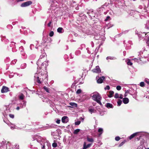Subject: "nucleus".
I'll list each match as a JSON object with an SVG mask.
<instances>
[{
	"label": "nucleus",
	"mask_w": 149,
	"mask_h": 149,
	"mask_svg": "<svg viewBox=\"0 0 149 149\" xmlns=\"http://www.w3.org/2000/svg\"><path fill=\"white\" fill-rule=\"evenodd\" d=\"M41 53V54L40 55L39 58L37 61V64L38 65L37 68H40L41 65V67L42 68L41 63L43 61H44L45 59H46L47 55L44 50H42Z\"/></svg>",
	"instance_id": "nucleus-1"
},
{
	"label": "nucleus",
	"mask_w": 149,
	"mask_h": 149,
	"mask_svg": "<svg viewBox=\"0 0 149 149\" xmlns=\"http://www.w3.org/2000/svg\"><path fill=\"white\" fill-rule=\"evenodd\" d=\"M92 97L93 100L96 102L100 105H102V104L101 101L102 99V97L98 93H95L93 94Z\"/></svg>",
	"instance_id": "nucleus-2"
},
{
	"label": "nucleus",
	"mask_w": 149,
	"mask_h": 149,
	"mask_svg": "<svg viewBox=\"0 0 149 149\" xmlns=\"http://www.w3.org/2000/svg\"><path fill=\"white\" fill-rule=\"evenodd\" d=\"M139 136V138L137 137L136 138V139L137 140H139L140 139H141V137L142 136L143 137V138L146 137L144 135H143V134H142L141 132H136L131 135L130 136L128 137V138L130 140H131L135 136Z\"/></svg>",
	"instance_id": "nucleus-3"
},
{
	"label": "nucleus",
	"mask_w": 149,
	"mask_h": 149,
	"mask_svg": "<svg viewBox=\"0 0 149 149\" xmlns=\"http://www.w3.org/2000/svg\"><path fill=\"white\" fill-rule=\"evenodd\" d=\"M38 76V74L37 73H36L34 76V77L36 79L37 82L39 84H40L41 83L40 81V79H42V80L43 81L45 80V79H46V80H47V76L46 75L45 77H45V78L42 77V78L40 77V79H39V77Z\"/></svg>",
	"instance_id": "nucleus-4"
},
{
	"label": "nucleus",
	"mask_w": 149,
	"mask_h": 149,
	"mask_svg": "<svg viewBox=\"0 0 149 149\" xmlns=\"http://www.w3.org/2000/svg\"><path fill=\"white\" fill-rule=\"evenodd\" d=\"M48 61H47V59L45 60V61H43L42 62L41 64H42V68L41 67V65H40V68H39L40 69H45L46 68L48 65ZM39 68H38V69Z\"/></svg>",
	"instance_id": "nucleus-5"
},
{
	"label": "nucleus",
	"mask_w": 149,
	"mask_h": 149,
	"mask_svg": "<svg viewBox=\"0 0 149 149\" xmlns=\"http://www.w3.org/2000/svg\"><path fill=\"white\" fill-rule=\"evenodd\" d=\"M32 3V2L31 1H28L22 3L21 5V6L22 7H25L31 5Z\"/></svg>",
	"instance_id": "nucleus-6"
},
{
	"label": "nucleus",
	"mask_w": 149,
	"mask_h": 149,
	"mask_svg": "<svg viewBox=\"0 0 149 149\" xmlns=\"http://www.w3.org/2000/svg\"><path fill=\"white\" fill-rule=\"evenodd\" d=\"M130 94L132 95L133 97L136 99L137 97V93L136 91H134L133 89H132L130 91Z\"/></svg>",
	"instance_id": "nucleus-7"
},
{
	"label": "nucleus",
	"mask_w": 149,
	"mask_h": 149,
	"mask_svg": "<svg viewBox=\"0 0 149 149\" xmlns=\"http://www.w3.org/2000/svg\"><path fill=\"white\" fill-rule=\"evenodd\" d=\"M9 91V88L5 86H3L1 91L2 93H4Z\"/></svg>",
	"instance_id": "nucleus-8"
},
{
	"label": "nucleus",
	"mask_w": 149,
	"mask_h": 149,
	"mask_svg": "<svg viewBox=\"0 0 149 149\" xmlns=\"http://www.w3.org/2000/svg\"><path fill=\"white\" fill-rule=\"evenodd\" d=\"M92 71L93 72L99 73L101 72V70L99 67L98 66H96L95 68L92 70Z\"/></svg>",
	"instance_id": "nucleus-9"
},
{
	"label": "nucleus",
	"mask_w": 149,
	"mask_h": 149,
	"mask_svg": "<svg viewBox=\"0 0 149 149\" xmlns=\"http://www.w3.org/2000/svg\"><path fill=\"white\" fill-rule=\"evenodd\" d=\"M61 120L63 123H66L68 121V118L67 116H64L62 118Z\"/></svg>",
	"instance_id": "nucleus-10"
},
{
	"label": "nucleus",
	"mask_w": 149,
	"mask_h": 149,
	"mask_svg": "<svg viewBox=\"0 0 149 149\" xmlns=\"http://www.w3.org/2000/svg\"><path fill=\"white\" fill-rule=\"evenodd\" d=\"M92 143H89L87 145H86V143L84 142L83 144V148L85 149L90 148L91 146Z\"/></svg>",
	"instance_id": "nucleus-11"
},
{
	"label": "nucleus",
	"mask_w": 149,
	"mask_h": 149,
	"mask_svg": "<svg viewBox=\"0 0 149 149\" xmlns=\"http://www.w3.org/2000/svg\"><path fill=\"white\" fill-rule=\"evenodd\" d=\"M105 106L108 109L113 108V106L112 104L109 103H106L105 104Z\"/></svg>",
	"instance_id": "nucleus-12"
},
{
	"label": "nucleus",
	"mask_w": 149,
	"mask_h": 149,
	"mask_svg": "<svg viewBox=\"0 0 149 149\" xmlns=\"http://www.w3.org/2000/svg\"><path fill=\"white\" fill-rule=\"evenodd\" d=\"M104 78V77L102 76L100 77L97 80V82L98 83H101L103 82V80Z\"/></svg>",
	"instance_id": "nucleus-13"
},
{
	"label": "nucleus",
	"mask_w": 149,
	"mask_h": 149,
	"mask_svg": "<svg viewBox=\"0 0 149 149\" xmlns=\"http://www.w3.org/2000/svg\"><path fill=\"white\" fill-rule=\"evenodd\" d=\"M129 100L128 98L125 97L123 99V103L125 104H127L129 102Z\"/></svg>",
	"instance_id": "nucleus-14"
},
{
	"label": "nucleus",
	"mask_w": 149,
	"mask_h": 149,
	"mask_svg": "<svg viewBox=\"0 0 149 149\" xmlns=\"http://www.w3.org/2000/svg\"><path fill=\"white\" fill-rule=\"evenodd\" d=\"M88 111L91 114L92 113H95L96 112V110L93 108H91L90 107H89L88 108Z\"/></svg>",
	"instance_id": "nucleus-15"
},
{
	"label": "nucleus",
	"mask_w": 149,
	"mask_h": 149,
	"mask_svg": "<svg viewBox=\"0 0 149 149\" xmlns=\"http://www.w3.org/2000/svg\"><path fill=\"white\" fill-rule=\"evenodd\" d=\"M98 132L99 133L98 136H100L101 135L103 132V129L101 128H99Z\"/></svg>",
	"instance_id": "nucleus-16"
},
{
	"label": "nucleus",
	"mask_w": 149,
	"mask_h": 149,
	"mask_svg": "<svg viewBox=\"0 0 149 149\" xmlns=\"http://www.w3.org/2000/svg\"><path fill=\"white\" fill-rule=\"evenodd\" d=\"M69 104L72 106V107H71L72 108L76 107L77 106V104L75 103L70 102L69 103Z\"/></svg>",
	"instance_id": "nucleus-17"
},
{
	"label": "nucleus",
	"mask_w": 149,
	"mask_h": 149,
	"mask_svg": "<svg viewBox=\"0 0 149 149\" xmlns=\"http://www.w3.org/2000/svg\"><path fill=\"white\" fill-rule=\"evenodd\" d=\"M87 141L93 143L94 142V139L92 138H90L87 136Z\"/></svg>",
	"instance_id": "nucleus-18"
},
{
	"label": "nucleus",
	"mask_w": 149,
	"mask_h": 149,
	"mask_svg": "<svg viewBox=\"0 0 149 149\" xmlns=\"http://www.w3.org/2000/svg\"><path fill=\"white\" fill-rule=\"evenodd\" d=\"M3 121L8 125L10 126L12 124L7 119H3Z\"/></svg>",
	"instance_id": "nucleus-19"
},
{
	"label": "nucleus",
	"mask_w": 149,
	"mask_h": 149,
	"mask_svg": "<svg viewBox=\"0 0 149 149\" xmlns=\"http://www.w3.org/2000/svg\"><path fill=\"white\" fill-rule=\"evenodd\" d=\"M26 67V64L25 63H22L20 66L21 69H23L25 68Z\"/></svg>",
	"instance_id": "nucleus-20"
},
{
	"label": "nucleus",
	"mask_w": 149,
	"mask_h": 149,
	"mask_svg": "<svg viewBox=\"0 0 149 149\" xmlns=\"http://www.w3.org/2000/svg\"><path fill=\"white\" fill-rule=\"evenodd\" d=\"M114 94V92L111 91H110L109 92V94L108 96L109 97H113V95Z\"/></svg>",
	"instance_id": "nucleus-21"
},
{
	"label": "nucleus",
	"mask_w": 149,
	"mask_h": 149,
	"mask_svg": "<svg viewBox=\"0 0 149 149\" xmlns=\"http://www.w3.org/2000/svg\"><path fill=\"white\" fill-rule=\"evenodd\" d=\"M63 31V29L62 27H59L57 29V32L60 33H62Z\"/></svg>",
	"instance_id": "nucleus-22"
},
{
	"label": "nucleus",
	"mask_w": 149,
	"mask_h": 149,
	"mask_svg": "<svg viewBox=\"0 0 149 149\" xmlns=\"http://www.w3.org/2000/svg\"><path fill=\"white\" fill-rule=\"evenodd\" d=\"M24 95L22 93L19 96V99L21 100H23L24 97Z\"/></svg>",
	"instance_id": "nucleus-23"
},
{
	"label": "nucleus",
	"mask_w": 149,
	"mask_h": 149,
	"mask_svg": "<svg viewBox=\"0 0 149 149\" xmlns=\"http://www.w3.org/2000/svg\"><path fill=\"white\" fill-rule=\"evenodd\" d=\"M86 50L87 51V52L89 54H93V51L91 50L89 48H86Z\"/></svg>",
	"instance_id": "nucleus-24"
},
{
	"label": "nucleus",
	"mask_w": 149,
	"mask_h": 149,
	"mask_svg": "<svg viewBox=\"0 0 149 149\" xmlns=\"http://www.w3.org/2000/svg\"><path fill=\"white\" fill-rule=\"evenodd\" d=\"M81 52L79 50H77L75 52V54L76 55H79L80 54Z\"/></svg>",
	"instance_id": "nucleus-25"
},
{
	"label": "nucleus",
	"mask_w": 149,
	"mask_h": 149,
	"mask_svg": "<svg viewBox=\"0 0 149 149\" xmlns=\"http://www.w3.org/2000/svg\"><path fill=\"white\" fill-rule=\"evenodd\" d=\"M80 130L79 129H77L74 130L73 133L74 134H77L80 131Z\"/></svg>",
	"instance_id": "nucleus-26"
},
{
	"label": "nucleus",
	"mask_w": 149,
	"mask_h": 149,
	"mask_svg": "<svg viewBox=\"0 0 149 149\" xmlns=\"http://www.w3.org/2000/svg\"><path fill=\"white\" fill-rule=\"evenodd\" d=\"M43 88L47 92L49 93V88H48L45 86L43 87Z\"/></svg>",
	"instance_id": "nucleus-27"
},
{
	"label": "nucleus",
	"mask_w": 149,
	"mask_h": 149,
	"mask_svg": "<svg viewBox=\"0 0 149 149\" xmlns=\"http://www.w3.org/2000/svg\"><path fill=\"white\" fill-rule=\"evenodd\" d=\"M17 61V60L16 59H14L11 62V65H14L16 63Z\"/></svg>",
	"instance_id": "nucleus-28"
},
{
	"label": "nucleus",
	"mask_w": 149,
	"mask_h": 149,
	"mask_svg": "<svg viewBox=\"0 0 149 149\" xmlns=\"http://www.w3.org/2000/svg\"><path fill=\"white\" fill-rule=\"evenodd\" d=\"M122 103V101L121 100H119L117 102V105L118 106H120Z\"/></svg>",
	"instance_id": "nucleus-29"
},
{
	"label": "nucleus",
	"mask_w": 149,
	"mask_h": 149,
	"mask_svg": "<svg viewBox=\"0 0 149 149\" xmlns=\"http://www.w3.org/2000/svg\"><path fill=\"white\" fill-rule=\"evenodd\" d=\"M15 44L16 43L14 42H11L10 46V47H14L15 46Z\"/></svg>",
	"instance_id": "nucleus-30"
},
{
	"label": "nucleus",
	"mask_w": 149,
	"mask_h": 149,
	"mask_svg": "<svg viewBox=\"0 0 149 149\" xmlns=\"http://www.w3.org/2000/svg\"><path fill=\"white\" fill-rule=\"evenodd\" d=\"M64 57L66 61H68V57L67 54H65L64 55Z\"/></svg>",
	"instance_id": "nucleus-31"
},
{
	"label": "nucleus",
	"mask_w": 149,
	"mask_h": 149,
	"mask_svg": "<svg viewBox=\"0 0 149 149\" xmlns=\"http://www.w3.org/2000/svg\"><path fill=\"white\" fill-rule=\"evenodd\" d=\"M114 59V57L111 56H108L106 58V59L108 60H113Z\"/></svg>",
	"instance_id": "nucleus-32"
},
{
	"label": "nucleus",
	"mask_w": 149,
	"mask_h": 149,
	"mask_svg": "<svg viewBox=\"0 0 149 149\" xmlns=\"http://www.w3.org/2000/svg\"><path fill=\"white\" fill-rule=\"evenodd\" d=\"M144 81L148 85H149V79L148 78H146L144 80Z\"/></svg>",
	"instance_id": "nucleus-33"
},
{
	"label": "nucleus",
	"mask_w": 149,
	"mask_h": 149,
	"mask_svg": "<svg viewBox=\"0 0 149 149\" xmlns=\"http://www.w3.org/2000/svg\"><path fill=\"white\" fill-rule=\"evenodd\" d=\"M23 102H24L23 105V106L20 105L19 107H20V109L22 108L23 107V106H24V107L26 106V102H25L24 101H23Z\"/></svg>",
	"instance_id": "nucleus-34"
},
{
	"label": "nucleus",
	"mask_w": 149,
	"mask_h": 149,
	"mask_svg": "<svg viewBox=\"0 0 149 149\" xmlns=\"http://www.w3.org/2000/svg\"><path fill=\"white\" fill-rule=\"evenodd\" d=\"M127 64L128 65H132V63L130 61V60H129L127 62Z\"/></svg>",
	"instance_id": "nucleus-35"
},
{
	"label": "nucleus",
	"mask_w": 149,
	"mask_h": 149,
	"mask_svg": "<svg viewBox=\"0 0 149 149\" xmlns=\"http://www.w3.org/2000/svg\"><path fill=\"white\" fill-rule=\"evenodd\" d=\"M19 50L20 51V52H21L24 51V49L23 47L22 46H21L19 47Z\"/></svg>",
	"instance_id": "nucleus-36"
},
{
	"label": "nucleus",
	"mask_w": 149,
	"mask_h": 149,
	"mask_svg": "<svg viewBox=\"0 0 149 149\" xmlns=\"http://www.w3.org/2000/svg\"><path fill=\"white\" fill-rule=\"evenodd\" d=\"M140 85L142 87H143L145 86V84L143 82H141L140 83Z\"/></svg>",
	"instance_id": "nucleus-37"
},
{
	"label": "nucleus",
	"mask_w": 149,
	"mask_h": 149,
	"mask_svg": "<svg viewBox=\"0 0 149 149\" xmlns=\"http://www.w3.org/2000/svg\"><path fill=\"white\" fill-rule=\"evenodd\" d=\"M126 141L125 140L124 141H123L119 145V147H121L122 146L125 142Z\"/></svg>",
	"instance_id": "nucleus-38"
},
{
	"label": "nucleus",
	"mask_w": 149,
	"mask_h": 149,
	"mask_svg": "<svg viewBox=\"0 0 149 149\" xmlns=\"http://www.w3.org/2000/svg\"><path fill=\"white\" fill-rule=\"evenodd\" d=\"M54 35V32L53 31H51L49 33V36L50 37H52Z\"/></svg>",
	"instance_id": "nucleus-39"
},
{
	"label": "nucleus",
	"mask_w": 149,
	"mask_h": 149,
	"mask_svg": "<svg viewBox=\"0 0 149 149\" xmlns=\"http://www.w3.org/2000/svg\"><path fill=\"white\" fill-rule=\"evenodd\" d=\"M57 144L56 143L54 142L52 144V146L54 148H55L57 147Z\"/></svg>",
	"instance_id": "nucleus-40"
},
{
	"label": "nucleus",
	"mask_w": 149,
	"mask_h": 149,
	"mask_svg": "<svg viewBox=\"0 0 149 149\" xmlns=\"http://www.w3.org/2000/svg\"><path fill=\"white\" fill-rule=\"evenodd\" d=\"M81 92V89H78L76 91V93L77 94H79Z\"/></svg>",
	"instance_id": "nucleus-41"
},
{
	"label": "nucleus",
	"mask_w": 149,
	"mask_h": 149,
	"mask_svg": "<svg viewBox=\"0 0 149 149\" xmlns=\"http://www.w3.org/2000/svg\"><path fill=\"white\" fill-rule=\"evenodd\" d=\"M120 137L119 136H116L115 138V140L116 141H118L120 140Z\"/></svg>",
	"instance_id": "nucleus-42"
},
{
	"label": "nucleus",
	"mask_w": 149,
	"mask_h": 149,
	"mask_svg": "<svg viewBox=\"0 0 149 149\" xmlns=\"http://www.w3.org/2000/svg\"><path fill=\"white\" fill-rule=\"evenodd\" d=\"M80 123L81 121H78L75 122V124L76 125H78Z\"/></svg>",
	"instance_id": "nucleus-43"
},
{
	"label": "nucleus",
	"mask_w": 149,
	"mask_h": 149,
	"mask_svg": "<svg viewBox=\"0 0 149 149\" xmlns=\"http://www.w3.org/2000/svg\"><path fill=\"white\" fill-rule=\"evenodd\" d=\"M121 87L120 86H118L116 87V89L118 90L119 91L121 89Z\"/></svg>",
	"instance_id": "nucleus-44"
},
{
	"label": "nucleus",
	"mask_w": 149,
	"mask_h": 149,
	"mask_svg": "<svg viewBox=\"0 0 149 149\" xmlns=\"http://www.w3.org/2000/svg\"><path fill=\"white\" fill-rule=\"evenodd\" d=\"M114 97L116 98H118L119 97V94L118 93H116L114 96Z\"/></svg>",
	"instance_id": "nucleus-45"
},
{
	"label": "nucleus",
	"mask_w": 149,
	"mask_h": 149,
	"mask_svg": "<svg viewBox=\"0 0 149 149\" xmlns=\"http://www.w3.org/2000/svg\"><path fill=\"white\" fill-rule=\"evenodd\" d=\"M110 19V17L109 16H108L105 19L104 21H107L109 20Z\"/></svg>",
	"instance_id": "nucleus-46"
},
{
	"label": "nucleus",
	"mask_w": 149,
	"mask_h": 149,
	"mask_svg": "<svg viewBox=\"0 0 149 149\" xmlns=\"http://www.w3.org/2000/svg\"><path fill=\"white\" fill-rule=\"evenodd\" d=\"M110 88L109 85H107L106 86V87H105L104 89L106 90L107 89L108 90H109L110 89Z\"/></svg>",
	"instance_id": "nucleus-47"
},
{
	"label": "nucleus",
	"mask_w": 149,
	"mask_h": 149,
	"mask_svg": "<svg viewBox=\"0 0 149 149\" xmlns=\"http://www.w3.org/2000/svg\"><path fill=\"white\" fill-rule=\"evenodd\" d=\"M10 117L12 118H13L14 117V116L13 114H10L9 115Z\"/></svg>",
	"instance_id": "nucleus-48"
},
{
	"label": "nucleus",
	"mask_w": 149,
	"mask_h": 149,
	"mask_svg": "<svg viewBox=\"0 0 149 149\" xmlns=\"http://www.w3.org/2000/svg\"><path fill=\"white\" fill-rule=\"evenodd\" d=\"M93 11L91 10H89L87 12V13L90 16H91V15H89L91 13H92L93 12Z\"/></svg>",
	"instance_id": "nucleus-49"
},
{
	"label": "nucleus",
	"mask_w": 149,
	"mask_h": 149,
	"mask_svg": "<svg viewBox=\"0 0 149 149\" xmlns=\"http://www.w3.org/2000/svg\"><path fill=\"white\" fill-rule=\"evenodd\" d=\"M52 23V21H51L49 22L47 24V26L48 27H50L51 26V24Z\"/></svg>",
	"instance_id": "nucleus-50"
},
{
	"label": "nucleus",
	"mask_w": 149,
	"mask_h": 149,
	"mask_svg": "<svg viewBox=\"0 0 149 149\" xmlns=\"http://www.w3.org/2000/svg\"><path fill=\"white\" fill-rule=\"evenodd\" d=\"M21 54H22V56H24L25 55V54L24 52V51H23L22 52H21Z\"/></svg>",
	"instance_id": "nucleus-51"
},
{
	"label": "nucleus",
	"mask_w": 149,
	"mask_h": 149,
	"mask_svg": "<svg viewBox=\"0 0 149 149\" xmlns=\"http://www.w3.org/2000/svg\"><path fill=\"white\" fill-rule=\"evenodd\" d=\"M146 141L144 139H143V140H142V141H141V143L142 144H143Z\"/></svg>",
	"instance_id": "nucleus-52"
},
{
	"label": "nucleus",
	"mask_w": 149,
	"mask_h": 149,
	"mask_svg": "<svg viewBox=\"0 0 149 149\" xmlns=\"http://www.w3.org/2000/svg\"><path fill=\"white\" fill-rule=\"evenodd\" d=\"M91 46H92V47H93L94 46V44L93 42V41L91 42Z\"/></svg>",
	"instance_id": "nucleus-53"
},
{
	"label": "nucleus",
	"mask_w": 149,
	"mask_h": 149,
	"mask_svg": "<svg viewBox=\"0 0 149 149\" xmlns=\"http://www.w3.org/2000/svg\"><path fill=\"white\" fill-rule=\"evenodd\" d=\"M147 44L148 46L149 47V37L148 38V39L147 40Z\"/></svg>",
	"instance_id": "nucleus-54"
},
{
	"label": "nucleus",
	"mask_w": 149,
	"mask_h": 149,
	"mask_svg": "<svg viewBox=\"0 0 149 149\" xmlns=\"http://www.w3.org/2000/svg\"><path fill=\"white\" fill-rule=\"evenodd\" d=\"M60 120H57L56 121V123L58 124H59Z\"/></svg>",
	"instance_id": "nucleus-55"
},
{
	"label": "nucleus",
	"mask_w": 149,
	"mask_h": 149,
	"mask_svg": "<svg viewBox=\"0 0 149 149\" xmlns=\"http://www.w3.org/2000/svg\"><path fill=\"white\" fill-rule=\"evenodd\" d=\"M123 96L122 95H121L120 96H119V97L120 99H122L123 98Z\"/></svg>",
	"instance_id": "nucleus-56"
},
{
	"label": "nucleus",
	"mask_w": 149,
	"mask_h": 149,
	"mask_svg": "<svg viewBox=\"0 0 149 149\" xmlns=\"http://www.w3.org/2000/svg\"><path fill=\"white\" fill-rule=\"evenodd\" d=\"M81 46L82 47H85V45L84 44H82L81 45Z\"/></svg>",
	"instance_id": "nucleus-57"
},
{
	"label": "nucleus",
	"mask_w": 149,
	"mask_h": 149,
	"mask_svg": "<svg viewBox=\"0 0 149 149\" xmlns=\"http://www.w3.org/2000/svg\"><path fill=\"white\" fill-rule=\"evenodd\" d=\"M7 27L8 28L9 27H10V28H12V26L11 25H8L7 26Z\"/></svg>",
	"instance_id": "nucleus-58"
},
{
	"label": "nucleus",
	"mask_w": 149,
	"mask_h": 149,
	"mask_svg": "<svg viewBox=\"0 0 149 149\" xmlns=\"http://www.w3.org/2000/svg\"><path fill=\"white\" fill-rule=\"evenodd\" d=\"M20 109V107H17L16 108V109L17 110H19Z\"/></svg>",
	"instance_id": "nucleus-59"
},
{
	"label": "nucleus",
	"mask_w": 149,
	"mask_h": 149,
	"mask_svg": "<svg viewBox=\"0 0 149 149\" xmlns=\"http://www.w3.org/2000/svg\"><path fill=\"white\" fill-rule=\"evenodd\" d=\"M45 146H44V145L42 147V148H45Z\"/></svg>",
	"instance_id": "nucleus-60"
},
{
	"label": "nucleus",
	"mask_w": 149,
	"mask_h": 149,
	"mask_svg": "<svg viewBox=\"0 0 149 149\" xmlns=\"http://www.w3.org/2000/svg\"><path fill=\"white\" fill-rule=\"evenodd\" d=\"M6 42H9V40H8V39H7L6 40Z\"/></svg>",
	"instance_id": "nucleus-61"
},
{
	"label": "nucleus",
	"mask_w": 149,
	"mask_h": 149,
	"mask_svg": "<svg viewBox=\"0 0 149 149\" xmlns=\"http://www.w3.org/2000/svg\"><path fill=\"white\" fill-rule=\"evenodd\" d=\"M146 149H149V148H148Z\"/></svg>",
	"instance_id": "nucleus-62"
},
{
	"label": "nucleus",
	"mask_w": 149,
	"mask_h": 149,
	"mask_svg": "<svg viewBox=\"0 0 149 149\" xmlns=\"http://www.w3.org/2000/svg\"><path fill=\"white\" fill-rule=\"evenodd\" d=\"M93 105V106H95V104H94Z\"/></svg>",
	"instance_id": "nucleus-63"
},
{
	"label": "nucleus",
	"mask_w": 149,
	"mask_h": 149,
	"mask_svg": "<svg viewBox=\"0 0 149 149\" xmlns=\"http://www.w3.org/2000/svg\"><path fill=\"white\" fill-rule=\"evenodd\" d=\"M93 105V106H95V104H94Z\"/></svg>",
	"instance_id": "nucleus-64"
}]
</instances>
